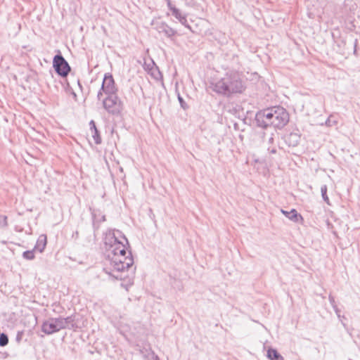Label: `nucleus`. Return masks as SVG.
I'll return each instance as SVG.
<instances>
[{
    "label": "nucleus",
    "instance_id": "10",
    "mask_svg": "<svg viewBox=\"0 0 360 360\" xmlns=\"http://www.w3.org/2000/svg\"><path fill=\"white\" fill-rule=\"evenodd\" d=\"M60 323L62 327V329H72L76 330L77 328V325L75 323V316H70L66 318H63L62 316H59Z\"/></svg>",
    "mask_w": 360,
    "mask_h": 360
},
{
    "label": "nucleus",
    "instance_id": "14",
    "mask_svg": "<svg viewBox=\"0 0 360 360\" xmlns=\"http://www.w3.org/2000/svg\"><path fill=\"white\" fill-rule=\"evenodd\" d=\"M266 356L270 360H284L283 357L278 352V351L273 348H269L267 350Z\"/></svg>",
    "mask_w": 360,
    "mask_h": 360
},
{
    "label": "nucleus",
    "instance_id": "30",
    "mask_svg": "<svg viewBox=\"0 0 360 360\" xmlns=\"http://www.w3.org/2000/svg\"><path fill=\"white\" fill-rule=\"evenodd\" d=\"M167 4V6L169 8V9L172 11V8H176L175 6H174L172 4V2H169Z\"/></svg>",
    "mask_w": 360,
    "mask_h": 360
},
{
    "label": "nucleus",
    "instance_id": "35",
    "mask_svg": "<svg viewBox=\"0 0 360 360\" xmlns=\"http://www.w3.org/2000/svg\"><path fill=\"white\" fill-rule=\"evenodd\" d=\"M357 39L355 40V46L356 45Z\"/></svg>",
    "mask_w": 360,
    "mask_h": 360
},
{
    "label": "nucleus",
    "instance_id": "24",
    "mask_svg": "<svg viewBox=\"0 0 360 360\" xmlns=\"http://www.w3.org/2000/svg\"><path fill=\"white\" fill-rule=\"evenodd\" d=\"M333 308L335 314H337L338 317L339 319H340L341 318L340 310L338 309V306L337 305L336 306H333Z\"/></svg>",
    "mask_w": 360,
    "mask_h": 360
},
{
    "label": "nucleus",
    "instance_id": "9",
    "mask_svg": "<svg viewBox=\"0 0 360 360\" xmlns=\"http://www.w3.org/2000/svg\"><path fill=\"white\" fill-rule=\"evenodd\" d=\"M153 25L159 33H163L167 37H172L176 33L173 28L164 22H153Z\"/></svg>",
    "mask_w": 360,
    "mask_h": 360
},
{
    "label": "nucleus",
    "instance_id": "20",
    "mask_svg": "<svg viewBox=\"0 0 360 360\" xmlns=\"http://www.w3.org/2000/svg\"><path fill=\"white\" fill-rule=\"evenodd\" d=\"M289 139L292 141L291 144L295 146L298 144L300 136L297 134H290L289 136Z\"/></svg>",
    "mask_w": 360,
    "mask_h": 360
},
{
    "label": "nucleus",
    "instance_id": "6",
    "mask_svg": "<svg viewBox=\"0 0 360 360\" xmlns=\"http://www.w3.org/2000/svg\"><path fill=\"white\" fill-rule=\"evenodd\" d=\"M53 66L58 75L66 77L70 71V67L63 56L59 52L53 60Z\"/></svg>",
    "mask_w": 360,
    "mask_h": 360
},
{
    "label": "nucleus",
    "instance_id": "21",
    "mask_svg": "<svg viewBox=\"0 0 360 360\" xmlns=\"http://www.w3.org/2000/svg\"><path fill=\"white\" fill-rule=\"evenodd\" d=\"M321 195H322V198H323V200L326 201V202H328V195L326 194V193H327V187H326V185H323V186H321Z\"/></svg>",
    "mask_w": 360,
    "mask_h": 360
},
{
    "label": "nucleus",
    "instance_id": "28",
    "mask_svg": "<svg viewBox=\"0 0 360 360\" xmlns=\"http://www.w3.org/2000/svg\"><path fill=\"white\" fill-rule=\"evenodd\" d=\"M179 101L181 103V107L185 109V106H184L185 103H184L183 98L179 96Z\"/></svg>",
    "mask_w": 360,
    "mask_h": 360
},
{
    "label": "nucleus",
    "instance_id": "33",
    "mask_svg": "<svg viewBox=\"0 0 360 360\" xmlns=\"http://www.w3.org/2000/svg\"><path fill=\"white\" fill-rule=\"evenodd\" d=\"M167 1V4H168L169 2H171V0H165Z\"/></svg>",
    "mask_w": 360,
    "mask_h": 360
},
{
    "label": "nucleus",
    "instance_id": "7",
    "mask_svg": "<svg viewBox=\"0 0 360 360\" xmlns=\"http://www.w3.org/2000/svg\"><path fill=\"white\" fill-rule=\"evenodd\" d=\"M103 91L106 95L115 94L117 88L115 84V81L110 74H105L103 80L101 88L98 93L97 97L101 100Z\"/></svg>",
    "mask_w": 360,
    "mask_h": 360
},
{
    "label": "nucleus",
    "instance_id": "13",
    "mask_svg": "<svg viewBox=\"0 0 360 360\" xmlns=\"http://www.w3.org/2000/svg\"><path fill=\"white\" fill-rule=\"evenodd\" d=\"M94 221L101 223L102 221H105V216L102 214L100 210H96L95 209H92L89 207Z\"/></svg>",
    "mask_w": 360,
    "mask_h": 360
},
{
    "label": "nucleus",
    "instance_id": "34",
    "mask_svg": "<svg viewBox=\"0 0 360 360\" xmlns=\"http://www.w3.org/2000/svg\"><path fill=\"white\" fill-rule=\"evenodd\" d=\"M17 339L19 340L20 339V337H19V334L17 336Z\"/></svg>",
    "mask_w": 360,
    "mask_h": 360
},
{
    "label": "nucleus",
    "instance_id": "1",
    "mask_svg": "<svg viewBox=\"0 0 360 360\" xmlns=\"http://www.w3.org/2000/svg\"><path fill=\"white\" fill-rule=\"evenodd\" d=\"M122 236L120 231L109 234L105 238V245H109L108 249V264L103 268V271L115 279L122 280L121 273L129 269L134 264V259L130 251L127 255L126 245L118 239Z\"/></svg>",
    "mask_w": 360,
    "mask_h": 360
},
{
    "label": "nucleus",
    "instance_id": "17",
    "mask_svg": "<svg viewBox=\"0 0 360 360\" xmlns=\"http://www.w3.org/2000/svg\"><path fill=\"white\" fill-rule=\"evenodd\" d=\"M92 133V137L96 144H100L101 143V138L100 136L99 132L97 129V128H95V130L94 131H91Z\"/></svg>",
    "mask_w": 360,
    "mask_h": 360
},
{
    "label": "nucleus",
    "instance_id": "23",
    "mask_svg": "<svg viewBox=\"0 0 360 360\" xmlns=\"http://www.w3.org/2000/svg\"><path fill=\"white\" fill-rule=\"evenodd\" d=\"M7 217L6 216L0 215V227H4L7 225Z\"/></svg>",
    "mask_w": 360,
    "mask_h": 360
},
{
    "label": "nucleus",
    "instance_id": "26",
    "mask_svg": "<svg viewBox=\"0 0 360 360\" xmlns=\"http://www.w3.org/2000/svg\"><path fill=\"white\" fill-rule=\"evenodd\" d=\"M328 299H329V302H330V304H331L332 307H333V306H336L335 301V298H334L332 295H329Z\"/></svg>",
    "mask_w": 360,
    "mask_h": 360
},
{
    "label": "nucleus",
    "instance_id": "4",
    "mask_svg": "<svg viewBox=\"0 0 360 360\" xmlns=\"http://www.w3.org/2000/svg\"><path fill=\"white\" fill-rule=\"evenodd\" d=\"M230 82L226 75L219 79L212 80L210 84V88L215 93L223 95L230 96V89L228 88L227 84Z\"/></svg>",
    "mask_w": 360,
    "mask_h": 360
},
{
    "label": "nucleus",
    "instance_id": "19",
    "mask_svg": "<svg viewBox=\"0 0 360 360\" xmlns=\"http://www.w3.org/2000/svg\"><path fill=\"white\" fill-rule=\"evenodd\" d=\"M172 13L179 21L185 16L182 15L180 11L176 8H172Z\"/></svg>",
    "mask_w": 360,
    "mask_h": 360
},
{
    "label": "nucleus",
    "instance_id": "11",
    "mask_svg": "<svg viewBox=\"0 0 360 360\" xmlns=\"http://www.w3.org/2000/svg\"><path fill=\"white\" fill-rule=\"evenodd\" d=\"M281 212L290 220L295 223H302L303 218L295 209L290 210H281Z\"/></svg>",
    "mask_w": 360,
    "mask_h": 360
},
{
    "label": "nucleus",
    "instance_id": "25",
    "mask_svg": "<svg viewBox=\"0 0 360 360\" xmlns=\"http://www.w3.org/2000/svg\"><path fill=\"white\" fill-rule=\"evenodd\" d=\"M251 76H252V79H251V80H252V81H253V80H255V81H258V82L259 81V75H257V73L254 72V73H252V74L251 75Z\"/></svg>",
    "mask_w": 360,
    "mask_h": 360
},
{
    "label": "nucleus",
    "instance_id": "31",
    "mask_svg": "<svg viewBox=\"0 0 360 360\" xmlns=\"http://www.w3.org/2000/svg\"><path fill=\"white\" fill-rule=\"evenodd\" d=\"M122 239H123V240H124V241H125L126 245H127L129 247V242H128V240H127V238H126L124 236H122Z\"/></svg>",
    "mask_w": 360,
    "mask_h": 360
},
{
    "label": "nucleus",
    "instance_id": "32",
    "mask_svg": "<svg viewBox=\"0 0 360 360\" xmlns=\"http://www.w3.org/2000/svg\"><path fill=\"white\" fill-rule=\"evenodd\" d=\"M326 124L327 125H328V126H330V125H331V124H330V119H328V120H326Z\"/></svg>",
    "mask_w": 360,
    "mask_h": 360
},
{
    "label": "nucleus",
    "instance_id": "8",
    "mask_svg": "<svg viewBox=\"0 0 360 360\" xmlns=\"http://www.w3.org/2000/svg\"><path fill=\"white\" fill-rule=\"evenodd\" d=\"M62 330L59 318H49L41 325V331L46 335H52Z\"/></svg>",
    "mask_w": 360,
    "mask_h": 360
},
{
    "label": "nucleus",
    "instance_id": "3",
    "mask_svg": "<svg viewBox=\"0 0 360 360\" xmlns=\"http://www.w3.org/2000/svg\"><path fill=\"white\" fill-rule=\"evenodd\" d=\"M104 108L110 114L117 115L122 110V102L115 94L108 95L103 100Z\"/></svg>",
    "mask_w": 360,
    "mask_h": 360
},
{
    "label": "nucleus",
    "instance_id": "2",
    "mask_svg": "<svg viewBox=\"0 0 360 360\" xmlns=\"http://www.w3.org/2000/svg\"><path fill=\"white\" fill-rule=\"evenodd\" d=\"M289 121L287 111L282 107L275 106L259 111L255 115V122L257 127L267 128H283Z\"/></svg>",
    "mask_w": 360,
    "mask_h": 360
},
{
    "label": "nucleus",
    "instance_id": "12",
    "mask_svg": "<svg viewBox=\"0 0 360 360\" xmlns=\"http://www.w3.org/2000/svg\"><path fill=\"white\" fill-rule=\"evenodd\" d=\"M46 243H47L46 236L44 235V234L40 235L37 240V243L34 246V250H37L39 252H42L46 248Z\"/></svg>",
    "mask_w": 360,
    "mask_h": 360
},
{
    "label": "nucleus",
    "instance_id": "22",
    "mask_svg": "<svg viewBox=\"0 0 360 360\" xmlns=\"http://www.w3.org/2000/svg\"><path fill=\"white\" fill-rule=\"evenodd\" d=\"M179 22L181 25H183L184 26H185L186 27H187V28L191 30V27H190V25L188 23V21H187L186 15L184 18H182L181 19H180Z\"/></svg>",
    "mask_w": 360,
    "mask_h": 360
},
{
    "label": "nucleus",
    "instance_id": "18",
    "mask_svg": "<svg viewBox=\"0 0 360 360\" xmlns=\"http://www.w3.org/2000/svg\"><path fill=\"white\" fill-rule=\"evenodd\" d=\"M34 250L25 251L22 253L23 258H25V259H27V260L33 259L34 258Z\"/></svg>",
    "mask_w": 360,
    "mask_h": 360
},
{
    "label": "nucleus",
    "instance_id": "15",
    "mask_svg": "<svg viewBox=\"0 0 360 360\" xmlns=\"http://www.w3.org/2000/svg\"><path fill=\"white\" fill-rule=\"evenodd\" d=\"M255 167H256L257 170L259 173L265 174V172H266L267 165L263 159H256L255 160Z\"/></svg>",
    "mask_w": 360,
    "mask_h": 360
},
{
    "label": "nucleus",
    "instance_id": "27",
    "mask_svg": "<svg viewBox=\"0 0 360 360\" xmlns=\"http://www.w3.org/2000/svg\"><path fill=\"white\" fill-rule=\"evenodd\" d=\"M90 125V130L91 131H94L95 130V128H96L94 121L91 120L89 123Z\"/></svg>",
    "mask_w": 360,
    "mask_h": 360
},
{
    "label": "nucleus",
    "instance_id": "16",
    "mask_svg": "<svg viewBox=\"0 0 360 360\" xmlns=\"http://www.w3.org/2000/svg\"><path fill=\"white\" fill-rule=\"evenodd\" d=\"M8 343V337L4 333H0V347H5Z\"/></svg>",
    "mask_w": 360,
    "mask_h": 360
},
{
    "label": "nucleus",
    "instance_id": "5",
    "mask_svg": "<svg viewBox=\"0 0 360 360\" xmlns=\"http://www.w3.org/2000/svg\"><path fill=\"white\" fill-rule=\"evenodd\" d=\"M226 76L230 82L227 84L228 88L230 89V95L241 93L245 89V86L238 73L227 72Z\"/></svg>",
    "mask_w": 360,
    "mask_h": 360
},
{
    "label": "nucleus",
    "instance_id": "29",
    "mask_svg": "<svg viewBox=\"0 0 360 360\" xmlns=\"http://www.w3.org/2000/svg\"><path fill=\"white\" fill-rule=\"evenodd\" d=\"M148 360H160V359L157 355H155L154 354H153L151 358Z\"/></svg>",
    "mask_w": 360,
    "mask_h": 360
}]
</instances>
